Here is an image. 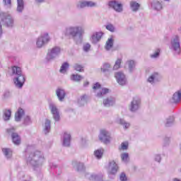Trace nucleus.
Masks as SVG:
<instances>
[{
	"instance_id": "f257e3e1",
	"label": "nucleus",
	"mask_w": 181,
	"mask_h": 181,
	"mask_svg": "<svg viewBox=\"0 0 181 181\" xmlns=\"http://www.w3.org/2000/svg\"><path fill=\"white\" fill-rule=\"evenodd\" d=\"M45 162H46L45 153L39 150L31 152L27 158V163L30 165L35 170H40Z\"/></svg>"
},
{
	"instance_id": "f03ea898",
	"label": "nucleus",
	"mask_w": 181,
	"mask_h": 181,
	"mask_svg": "<svg viewBox=\"0 0 181 181\" xmlns=\"http://www.w3.org/2000/svg\"><path fill=\"white\" fill-rule=\"evenodd\" d=\"M65 36H69L75 40H83L84 35H86V30L81 25H71L65 28Z\"/></svg>"
},
{
	"instance_id": "7ed1b4c3",
	"label": "nucleus",
	"mask_w": 181,
	"mask_h": 181,
	"mask_svg": "<svg viewBox=\"0 0 181 181\" xmlns=\"http://www.w3.org/2000/svg\"><path fill=\"white\" fill-rule=\"evenodd\" d=\"M11 76L13 78L15 86L17 88H22L26 79L25 78V74L22 73V69L19 66H12L11 68Z\"/></svg>"
},
{
	"instance_id": "20e7f679",
	"label": "nucleus",
	"mask_w": 181,
	"mask_h": 181,
	"mask_svg": "<svg viewBox=\"0 0 181 181\" xmlns=\"http://www.w3.org/2000/svg\"><path fill=\"white\" fill-rule=\"evenodd\" d=\"M22 118L23 124L25 127H28V125H30V124H32V117L28 115H25V110H23L22 108H19L15 114V121H16V122H20Z\"/></svg>"
},
{
	"instance_id": "39448f33",
	"label": "nucleus",
	"mask_w": 181,
	"mask_h": 181,
	"mask_svg": "<svg viewBox=\"0 0 181 181\" xmlns=\"http://www.w3.org/2000/svg\"><path fill=\"white\" fill-rule=\"evenodd\" d=\"M169 47L170 50L174 52L175 54H180V37H179V35H175L171 37Z\"/></svg>"
},
{
	"instance_id": "423d86ee",
	"label": "nucleus",
	"mask_w": 181,
	"mask_h": 181,
	"mask_svg": "<svg viewBox=\"0 0 181 181\" xmlns=\"http://www.w3.org/2000/svg\"><path fill=\"white\" fill-rule=\"evenodd\" d=\"M1 22L4 26L7 28H13L15 25V19L8 13H1L0 14Z\"/></svg>"
},
{
	"instance_id": "0eeeda50",
	"label": "nucleus",
	"mask_w": 181,
	"mask_h": 181,
	"mask_svg": "<svg viewBox=\"0 0 181 181\" xmlns=\"http://www.w3.org/2000/svg\"><path fill=\"white\" fill-rule=\"evenodd\" d=\"M50 35H49V33H44L42 34L40 37H38L36 40V47L37 49H42L43 46H46L49 42H50Z\"/></svg>"
},
{
	"instance_id": "6e6552de",
	"label": "nucleus",
	"mask_w": 181,
	"mask_h": 181,
	"mask_svg": "<svg viewBox=\"0 0 181 181\" xmlns=\"http://www.w3.org/2000/svg\"><path fill=\"white\" fill-rule=\"evenodd\" d=\"M61 52L62 49L59 47H52L48 51L46 59L47 60V62H52V60H54L56 57H59V56H60Z\"/></svg>"
},
{
	"instance_id": "1a4fd4ad",
	"label": "nucleus",
	"mask_w": 181,
	"mask_h": 181,
	"mask_svg": "<svg viewBox=\"0 0 181 181\" xmlns=\"http://www.w3.org/2000/svg\"><path fill=\"white\" fill-rule=\"evenodd\" d=\"M93 90L95 91H99V92H97V95H96V96L99 98L104 97L105 94H108V93H110V89L105 88H102L101 85L99 83H96L94 84L93 87Z\"/></svg>"
},
{
	"instance_id": "9d476101",
	"label": "nucleus",
	"mask_w": 181,
	"mask_h": 181,
	"mask_svg": "<svg viewBox=\"0 0 181 181\" xmlns=\"http://www.w3.org/2000/svg\"><path fill=\"white\" fill-rule=\"evenodd\" d=\"M99 139L106 145L110 144V142H111V134L110 132L105 129L101 130L99 134Z\"/></svg>"
},
{
	"instance_id": "9b49d317",
	"label": "nucleus",
	"mask_w": 181,
	"mask_h": 181,
	"mask_svg": "<svg viewBox=\"0 0 181 181\" xmlns=\"http://www.w3.org/2000/svg\"><path fill=\"white\" fill-rule=\"evenodd\" d=\"M141 108V98L135 97L130 103L129 111L131 112H136Z\"/></svg>"
},
{
	"instance_id": "f8f14e48",
	"label": "nucleus",
	"mask_w": 181,
	"mask_h": 181,
	"mask_svg": "<svg viewBox=\"0 0 181 181\" xmlns=\"http://www.w3.org/2000/svg\"><path fill=\"white\" fill-rule=\"evenodd\" d=\"M7 132L11 136L12 141L15 145L21 144V136L15 132V128L7 129Z\"/></svg>"
},
{
	"instance_id": "ddd939ff",
	"label": "nucleus",
	"mask_w": 181,
	"mask_h": 181,
	"mask_svg": "<svg viewBox=\"0 0 181 181\" xmlns=\"http://www.w3.org/2000/svg\"><path fill=\"white\" fill-rule=\"evenodd\" d=\"M49 108L51 111V114H52V117L54 121L60 120V112H59V109L57 106L54 103H49Z\"/></svg>"
},
{
	"instance_id": "4468645a",
	"label": "nucleus",
	"mask_w": 181,
	"mask_h": 181,
	"mask_svg": "<svg viewBox=\"0 0 181 181\" xmlns=\"http://www.w3.org/2000/svg\"><path fill=\"white\" fill-rule=\"evenodd\" d=\"M115 77L119 86H125V84H127V76H125V74L122 71L116 72Z\"/></svg>"
},
{
	"instance_id": "2eb2a0df",
	"label": "nucleus",
	"mask_w": 181,
	"mask_h": 181,
	"mask_svg": "<svg viewBox=\"0 0 181 181\" xmlns=\"http://www.w3.org/2000/svg\"><path fill=\"white\" fill-rule=\"evenodd\" d=\"M104 33L103 31L95 32L90 36V40L93 45H97L103 37Z\"/></svg>"
},
{
	"instance_id": "dca6fc26",
	"label": "nucleus",
	"mask_w": 181,
	"mask_h": 181,
	"mask_svg": "<svg viewBox=\"0 0 181 181\" xmlns=\"http://www.w3.org/2000/svg\"><path fill=\"white\" fill-rule=\"evenodd\" d=\"M108 5L110 8H112V9H114V11H115L116 12L120 13L123 11L122 4L117 1H110Z\"/></svg>"
},
{
	"instance_id": "f3484780",
	"label": "nucleus",
	"mask_w": 181,
	"mask_h": 181,
	"mask_svg": "<svg viewBox=\"0 0 181 181\" xmlns=\"http://www.w3.org/2000/svg\"><path fill=\"white\" fill-rule=\"evenodd\" d=\"M151 6L154 11H161L163 9V1L160 0H153Z\"/></svg>"
},
{
	"instance_id": "a211bd4d",
	"label": "nucleus",
	"mask_w": 181,
	"mask_h": 181,
	"mask_svg": "<svg viewBox=\"0 0 181 181\" xmlns=\"http://www.w3.org/2000/svg\"><path fill=\"white\" fill-rule=\"evenodd\" d=\"M108 172L110 175H115L118 172V164L114 160L109 162Z\"/></svg>"
},
{
	"instance_id": "6ab92c4d",
	"label": "nucleus",
	"mask_w": 181,
	"mask_h": 181,
	"mask_svg": "<svg viewBox=\"0 0 181 181\" xmlns=\"http://www.w3.org/2000/svg\"><path fill=\"white\" fill-rule=\"evenodd\" d=\"M115 98L112 96H109L105 99H103V105L104 107H113V105H115Z\"/></svg>"
},
{
	"instance_id": "aec40b11",
	"label": "nucleus",
	"mask_w": 181,
	"mask_h": 181,
	"mask_svg": "<svg viewBox=\"0 0 181 181\" xmlns=\"http://www.w3.org/2000/svg\"><path fill=\"white\" fill-rule=\"evenodd\" d=\"M55 93L59 101H64V98H66V90L64 89L58 88Z\"/></svg>"
},
{
	"instance_id": "412c9836",
	"label": "nucleus",
	"mask_w": 181,
	"mask_h": 181,
	"mask_svg": "<svg viewBox=\"0 0 181 181\" xmlns=\"http://www.w3.org/2000/svg\"><path fill=\"white\" fill-rule=\"evenodd\" d=\"M160 80V75L158 72H154L148 78V82L151 84H155V83H158Z\"/></svg>"
},
{
	"instance_id": "4be33fe9",
	"label": "nucleus",
	"mask_w": 181,
	"mask_h": 181,
	"mask_svg": "<svg viewBox=\"0 0 181 181\" xmlns=\"http://www.w3.org/2000/svg\"><path fill=\"white\" fill-rule=\"evenodd\" d=\"M181 101V90H177L171 98V102L174 104H178Z\"/></svg>"
},
{
	"instance_id": "5701e85b",
	"label": "nucleus",
	"mask_w": 181,
	"mask_h": 181,
	"mask_svg": "<svg viewBox=\"0 0 181 181\" xmlns=\"http://www.w3.org/2000/svg\"><path fill=\"white\" fill-rule=\"evenodd\" d=\"M71 142V136L69 133H64L63 136V146H69Z\"/></svg>"
},
{
	"instance_id": "b1692460",
	"label": "nucleus",
	"mask_w": 181,
	"mask_h": 181,
	"mask_svg": "<svg viewBox=\"0 0 181 181\" xmlns=\"http://www.w3.org/2000/svg\"><path fill=\"white\" fill-rule=\"evenodd\" d=\"M72 166L77 172H81V170H84V164L83 163H80L78 161H73Z\"/></svg>"
},
{
	"instance_id": "393cba45",
	"label": "nucleus",
	"mask_w": 181,
	"mask_h": 181,
	"mask_svg": "<svg viewBox=\"0 0 181 181\" xmlns=\"http://www.w3.org/2000/svg\"><path fill=\"white\" fill-rule=\"evenodd\" d=\"M87 101H88V97L86 95H83L78 99V104L79 107H83L87 104Z\"/></svg>"
},
{
	"instance_id": "a878e982",
	"label": "nucleus",
	"mask_w": 181,
	"mask_h": 181,
	"mask_svg": "<svg viewBox=\"0 0 181 181\" xmlns=\"http://www.w3.org/2000/svg\"><path fill=\"white\" fill-rule=\"evenodd\" d=\"M25 9V3L23 0H17V8L16 11L18 13H22Z\"/></svg>"
},
{
	"instance_id": "bb28decb",
	"label": "nucleus",
	"mask_w": 181,
	"mask_h": 181,
	"mask_svg": "<svg viewBox=\"0 0 181 181\" xmlns=\"http://www.w3.org/2000/svg\"><path fill=\"white\" fill-rule=\"evenodd\" d=\"M113 47H114V37H111L107 39L105 46V50L108 51V50H111V49H112Z\"/></svg>"
},
{
	"instance_id": "cd10ccee",
	"label": "nucleus",
	"mask_w": 181,
	"mask_h": 181,
	"mask_svg": "<svg viewBox=\"0 0 181 181\" xmlns=\"http://www.w3.org/2000/svg\"><path fill=\"white\" fill-rule=\"evenodd\" d=\"M140 6L141 5L136 1L130 2V8L133 12H138V11H139Z\"/></svg>"
},
{
	"instance_id": "c85d7f7f",
	"label": "nucleus",
	"mask_w": 181,
	"mask_h": 181,
	"mask_svg": "<svg viewBox=\"0 0 181 181\" xmlns=\"http://www.w3.org/2000/svg\"><path fill=\"white\" fill-rule=\"evenodd\" d=\"M2 152L7 159H11V158H12V149L2 148Z\"/></svg>"
},
{
	"instance_id": "c756f323",
	"label": "nucleus",
	"mask_w": 181,
	"mask_h": 181,
	"mask_svg": "<svg viewBox=\"0 0 181 181\" xmlns=\"http://www.w3.org/2000/svg\"><path fill=\"white\" fill-rule=\"evenodd\" d=\"M120 158L123 163H129V154L128 153H122Z\"/></svg>"
},
{
	"instance_id": "7c9ffc66",
	"label": "nucleus",
	"mask_w": 181,
	"mask_h": 181,
	"mask_svg": "<svg viewBox=\"0 0 181 181\" xmlns=\"http://www.w3.org/2000/svg\"><path fill=\"white\" fill-rule=\"evenodd\" d=\"M118 124H119L120 125H122L124 129H128V128H129V127H131V124H129V122H126L125 120H124L123 119H119L117 120Z\"/></svg>"
},
{
	"instance_id": "2f4dec72",
	"label": "nucleus",
	"mask_w": 181,
	"mask_h": 181,
	"mask_svg": "<svg viewBox=\"0 0 181 181\" xmlns=\"http://www.w3.org/2000/svg\"><path fill=\"white\" fill-rule=\"evenodd\" d=\"M51 122L49 119H46L44 124V132L45 134H49L50 132V126Z\"/></svg>"
},
{
	"instance_id": "473e14b6",
	"label": "nucleus",
	"mask_w": 181,
	"mask_h": 181,
	"mask_svg": "<svg viewBox=\"0 0 181 181\" xmlns=\"http://www.w3.org/2000/svg\"><path fill=\"white\" fill-rule=\"evenodd\" d=\"M83 78H84L78 74H72L71 76V80H72V81H76L77 83L81 81Z\"/></svg>"
},
{
	"instance_id": "72a5a7b5",
	"label": "nucleus",
	"mask_w": 181,
	"mask_h": 181,
	"mask_svg": "<svg viewBox=\"0 0 181 181\" xmlns=\"http://www.w3.org/2000/svg\"><path fill=\"white\" fill-rule=\"evenodd\" d=\"M127 64L129 67V71H132L133 70H135V66L136 63L134 60H129L127 62Z\"/></svg>"
},
{
	"instance_id": "f704fd0d",
	"label": "nucleus",
	"mask_w": 181,
	"mask_h": 181,
	"mask_svg": "<svg viewBox=\"0 0 181 181\" xmlns=\"http://www.w3.org/2000/svg\"><path fill=\"white\" fill-rule=\"evenodd\" d=\"M103 153H104V150L101 148L94 151V156L97 159H101V158H103Z\"/></svg>"
},
{
	"instance_id": "c9c22d12",
	"label": "nucleus",
	"mask_w": 181,
	"mask_h": 181,
	"mask_svg": "<svg viewBox=\"0 0 181 181\" xmlns=\"http://www.w3.org/2000/svg\"><path fill=\"white\" fill-rule=\"evenodd\" d=\"M11 110H6L4 112V121H9V119H11Z\"/></svg>"
},
{
	"instance_id": "e433bc0d",
	"label": "nucleus",
	"mask_w": 181,
	"mask_h": 181,
	"mask_svg": "<svg viewBox=\"0 0 181 181\" xmlns=\"http://www.w3.org/2000/svg\"><path fill=\"white\" fill-rule=\"evenodd\" d=\"M173 122H175V117L170 116L166 119L165 127H170V125H173Z\"/></svg>"
},
{
	"instance_id": "4c0bfd02",
	"label": "nucleus",
	"mask_w": 181,
	"mask_h": 181,
	"mask_svg": "<svg viewBox=\"0 0 181 181\" xmlns=\"http://www.w3.org/2000/svg\"><path fill=\"white\" fill-rule=\"evenodd\" d=\"M67 69H69V63L64 62L59 69V71L62 74H64L67 71Z\"/></svg>"
},
{
	"instance_id": "58836bf2",
	"label": "nucleus",
	"mask_w": 181,
	"mask_h": 181,
	"mask_svg": "<svg viewBox=\"0 0 181 181\" xmlns=\"http://www.w3.org/2000/svg\"><path fill=\"white\" fill-rule=\"evenodd\" d=\"M110 69H111V64L108 63H105L101 67V71H103V73H105L108 71Z\"/></svg>"
},
{
	"instance_id": "ea45409f",
	"label": "nucleus",
	"mask_w": 181,
	"mask_h": 181,
	"mask_svg": "<svg viewBox=\"0 0 181 181\" xmlns=\"http://www.w3.org/2000/svg\"><path fill=\"white\" fill-rule=\"evenodd\" d=\"M78 9H83V8H87V1H79L77 5Z\"/></svg>"
},
{
	"instance_id": "a19ab883",
	"label": "nucleus",
	"mask_w": 181,
	"mask_h": 181,
	"mask_svg": "<svg viewBox=\"0 0 181 181\" xmlns=\"http://www.w3.org/2000/svg\"><path fill=\"white\" fill-rule=\"evenodd\" d=\"M122 62V59H117L113 66V70H118L121 67V62Z\"/></svg>"
},
{
	"instance_id": "79ce46f5",
	"label": "nucleus",
	"mask_w": 181,
	"mask_h": 181,
	"mask_svg": "<svg viewBox=\"0 0 181 181\" xmlns=\"http://www.w3.org/2000/svg\"><path fill=\"white\" fill-rule=\"evenodd\" d=\"M105 28L107 30H109V32H112L114 33L115 32V26L112 25V23H108L105 25Z\"/></svg>"
},
{
	"instance_id": "37998d69",
	"label": "nucleus",
	"mask_w": 181,
	"mask_h": 181,
	"mask_svg": "<svg viewBox=\"0 0 181 181\" xmlns=\"http://www.w3.org/2000/svg\"><path fill=\"white\" fill-rule=\"evenodd\" d=\"M74 70H76V71H84L83 67L82 66L81 64H75L74 65Z\"/></svg>"
},
{
	"instance_id": "c03bdc74",
	"label": "nucleus",
	"mask_w": 181,
	"mask_h": 181,
	"mask_svg": "<svg viewBox=\"0 0 181 181\" xmlns=\"http://www.w3.org/2000/svg\"><path fill=\"white\" fill-rule=\"evenodd\" d=\"M160 53V49L157 48L155 50L154 53L151 55V59H156V58H158V57L159 56Z\"/></svg>"
},
{
	"instance_id": "a18cd8bd",
	"label": "nucleus",
	"mask_w": 181,
	"mask_h": 181,
	"mask_svg": "<svg viewBox=\"0 0 181 181\" xmlns=\"http://www.w3.org/2000/svg\"><path fill=\"white\" fill-rule=\"evenodd\" d=\"M95 6H97V3L91 1H86V8H94Z\"/></svg>"
},
{
	"instance_id": "49530a36",
	"label": "nucleus",
	"mask_w": 181,
	"mask_h": 181,
	"mask_svg": "<svg viewBox=\"0 0 181 181\" xmlns=\"http://www.w3.org/2000/svg\"><path fill=\"white\" fill-rule=\"evenodd\" d=\"M83 51L88 52H90V49H91V45L90 43H86L83 47Z\"/></svg>"
},
{
	"instance_id": "de8ad7c7",
	"label": "nucleus",
	"mask_w": 181,
	"mask_h": 181,
	"mask_svg": "<svg viewBox=\"0 0 181 181\" xmlns=\"http://www.w3.org/2000/svg\"><path fill=\"white\" fill-rule=\"evenodd\" d=\"M119 150L122 149V151H127L128 149V143L127 142H123L121 144L120 148H119Z\"/></svg>"
},
{
	"instance_id": "09e8293b",
	"label": "nucleus",
	"mask_w": 181,
	"mask_h": 181,
	"mask_svg": "<svg viewBox=\"0 0 181 181\" xmlns=\"http://www.w3.org/2000/svg\"><path fill=\"white\" fill-rule=\"evenodd\" d=\"M119 180L120 181H127L128 178L127 177V175L125 173H122L119 175Z\"/></svg>"
},
{
	"instance_id": "8fccbe9b",
	"label": "nucleus",
	"mask_w": 181,
	"mask_h": 181,
	"mask_svg": "<svg viewBox=\"0 0 181 181\" xmlns=\"http://www.w3.org/2000/svg\"><path fill=\"white\" fill-rule=\"evenodd\" d=\"M3 2L4 4V5L6 6H7V8H11V5H12V1L11 0H3Z\"/></svg>"
},
{
	"instance_id": "3c124183",
	"label": "nucleus",
	"mask_w": 181,
	"mask_h": 181,
	"mask_svg": "<svg viewBox=\"0 0 181 181\" xmlns=\"http://www.w3.org/2000/svg\"><path fill=\"white\" fill-rule=\"evenodd\" d=\"M154 160H156V162L160 163V160H162V157H160V154H156L154 155Z\"/></svg>"
},
{
	"instance_id": "603ef678",
	"label": "nucleus",
	"mask_w": 181,
	"mask_h": 181,
	"mask_svg": "<svg viewBox=\"0 0 181 181\" xmlns=\"http://www.w3.org/2000/svg\"><path fill=\"white\" fill-rule=\"evenodd\" d=\"M4 98H9L12 97V93L7 90L4 93Z\"/></svg>"
},
{
	"instance_id": "864d4df0",
	"label": "nucleus",
	"mask_w": 181,
	"mask_h": 181,
	"mask_svg": "<svg viewBox=\"0 0 181 181\" xmlns=\"http://www.w3.org/2000/svg\"><path fill=\"white\" fill-rule=\"evenodd\" d=\"M81 144L82 146H84V145H86V144H87V141L86 140V139H82Z\"/></svg>"
},
{
	"instance_id": "5fc2aeb1",
	"label": "nucleus",
	"mask_w": 181,
	"mask_h": 181,
	"mask_svg": "<svg viewBox=\"0 0 181 181\" xmlns=\"http://www.w3.org/2000/svg\"><path fill=\"white\" fill-rule=\"evenodd\" d=\"M36 4H42L45 2V0H35Z\"/></svg>"
},
{
	"instance_id": "6e6d98bb",
	"label": "nucleus",
	"mask_w": 181,
	"mask_h": 181,
	"mask_svg": "<svg viewBox=\"0 0 181 181\" xmlns=\"http://www.w3.org/2000/svg\"><path fill=\"white\" fill-rule=\"evenodd\" d=\"M2 33H3V31H2V25H1V23H0V37H1V36H2Z\"/></svg>"
},
{
	"instance_id": "4d7b16f0",
	"label": "nucleus",
	"mask_w": 181,
	"mask_h": 181,
	"mask_svg": "<svg viewBox=\"0 0 181 181\" xmlns=\"http://www.w3.org/2000/svg\"><path fill=\"white\" fill-rule=\"evenodd\" d=\"M88 84H89L88 81L84 82L83 86L87 87V86H88Z\"/></svg>"
},
{
	"instance_id": "13d9d810",
	"label": "nucleus",
	"mask_w": 181,
	"mask_h": 181,
	"mask_svg": "<svg viewBox=\"0 0 181 181\" xmlns=\"http://www.w3.org/2000/svg\"><path fill=\"white\" fill-rule=\"evenodd\" d=\"M51 168H52V169H54V168H57V165H56L54 164H52Z\"/></svg>"
},
{
	"instance_id": "bf43d9fd",
	"label": "nucleus",
	"mask_w": 181,
	"mask_h": 181,
	"mask_svg": "<svg viewBox=\"0 0 181 181\" xmlns=\"http://www.w3.org/2000/svg\"><path fill=\"white\" fill-rule=\"evenodd\" d=\"M165 141L167 142V144H169V138H166L165 139Z\"/></svg>"
},
{
	"instance_id": "052dcab7",
	"label": "nucleus",
	"mask_w": 181,
	"mask_h": 181,
	"mask_svg": "<svg viewBox=\"0 0 181 181\" xmlns=\"http://www.w3.org/2000/svg\"><path fill=\"white\" fill-rule=\"evenodd\" d=\"M173 181H181L180 180H179L178 178H174Z\"/></svg>"
},
{
	"instance_id": "680f3d73",
	"label": "nucleus",
	"mask_w": 181,
	"mask_h": 181,
	"mask_svg": "<svg viewBox=\"0 0 181 181\" xmlns=\"http://www.w3.org/2000/svg\"><path fill=\"white\" fill-rule=\"evenodd\" d=\"M163 1H169V0H163Z\"/></svg>"
}]
</instances>
